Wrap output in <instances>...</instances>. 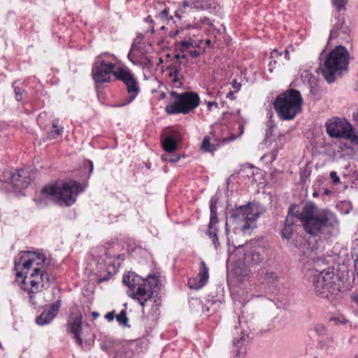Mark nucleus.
I'll use <instances>...</instances> for the list:
<instances>
[{
	"instance_id": "nucleus-46",
	"label": "nucleus",
	"mask_w": 358,
	"mask_h": 358,
	"mask_svg": "<svg viewBox=\"0 0 358 358\" xmlns=\"http://www.w3.org/2000/svg\"><path fill=\"white\" fill-rule=\"evenodd\" d=\"M127 57H128L129 59L132 63H134V64H136V62L135 60H134V59L131 58V53H130V52L128 54V56H127Z\"/></svg>"
},
{
	"instance_id": "nucleus-18",
	"label": "nucleus",
	"mask_w": 358,
	"mask_h": 358,
	"mask_svg": "<svg viewBox=\"0 0 358 358\" xmlns=\"http://www.w3.org/2000/svg\"><path fill=\"white\" fill-rule=\"evenodd\" d=\"M11 182L18 189H24L28 187L31 182V178L27 170L20 169L13 173H9Z\"/></svg>"
},
{
	"instance_id": "nucleus-52",
	"label": "nucleus",
	"mask_w": 358,
	"mask_h": 358,
	"mask_svg": "<svg viewBox=\"0 0 358 358\" xmlns=\"http://www.w3.org/2000/svg\"><path fill=\"white\" fill-rule=\"evenodd\" d=\"M355 299L358 303V294L355 295Z\"/></svg>"
},
{
	"instance_id": "nucleus-24",
	"label": "nucleus",
	"mask_w": 358,
	"mask_h": 358,
	"mask_svg": "<svg viewBox=\"0 0 358 358\" xmlns=\"http://www.w3.org/2000/svg\"><path fill=\"white\" fill-rule=\"evenodd\" d=\"M279 281L278 275L273 271H267L264 277L263 283L271 287H275Z\"/></svg>"
},
{
	"instance_id": "nucleus-31",
	"label": "nucleus",
	"mask_w": 358,
	"mask_h": 358,
	"mask_svg": "<svg viewBox=\"0 0 358 358\" xmlns=\"http://www.w3.org/2000/svg\"><path fill=\"white\" fill-rule=\"evenodd\" d=\"M115 317L120 324L125 327L128 325V317L125 310H122Z\"/></svg>"
},
{
	"instance_id": "nucleus-34",
	"label": "nucleus",
	"mask_w": 358,
	"mask_h": 358,
	"mask_svg": "<svg viewBox=\"0 0 358 358\" xmlns=\"http://www.w3.org/2000/svg\"><path fill=\"white\" fill-rule=\"evenodd\" d=\"M332 2L339 11L345 8V6L347 3L348 0H332Z\"/></svg>"
},
{
	"instance_id": "nucleus-5",
	"label": "nucleus",
	"mask_w": 358,
	"mask_h": 358,
	"mask_svg": "<svg viewBox=\"0 0 358 358\" xmlns=\"http://www.w3.org/2000/svg\"><path fill=\"white\" fill-rule=\"evenodd\" d=\"M349 54L343 46H337L326 57L322 74L329 83L335 81L336 76L346 71L348 66Z\"/></svg>"
},
{
	"instance_id": "nucleus-2",
	"label": "nucleus",
	"mask_w": 358,
	"mask_h": 358,
	"mask_svg": "<svg viewBox=\"0 0 358 358\" xmlns=\"http://www.w3.org/2000/svg\"><path fill=\"white\" fill-rule=\"evenodd\" d=\"M83 192L80 183L74 180L49 185L41 191V197L34 200L38 206L46 203L50 200L62 206H70L75 203L78 195Z\"/></svg>"
},
{
	"instance_id": "nucleus-19",
	"label": "nucleus",
	"mask_w": 358,
	"mask_h": 358,
	"mask_svg": "<svg viewBox=\"0 0 358 358\" xmlns=\"http://www.w3.org/2000/svg\"><path fill=\"white\" fill-rule=\"evenodd\" d=\"M197 278H192L188 280L190 289H199L202 288L208 280V269L203 262H201L200 271Z\"/></svg>"
},
{
	"instance_id": "nucleus-39",
	"label": "nucleus",
	"mask_w": 358,
	"mask_h": 358,
	"mask_svg": "<svg viewBox=\"0 0 358 358\" xmlns=\"http://www.w3.org/2000/svg\"><path fill=\"white\" fill-rule=\"evenodd\" d=\"M336 323H340V324H345L347 322V320L345 318H344L343 317H334L333 319Z\"/></svg>"
},
{
	"instance_id": "nucleus-53",
	"label": "nucleus",
	"mask_w": 358,
	"mask_h": 358,
	"mask_svg": "<svg viewBox=\"0 0 358 358\" xmlns=\"http://www.w3.org/2000/svg\"><path fill=\"white\" fill-rule=\"evenodd\" d=\"M147 61H148V63L149 64H151V61H150L149 59H147Z\"/></svg>"
},
{
	"instance_id": "nucleus-23",
	"label": "nucleus",
	"mask_w": 358,
	"mask_h": 358,
	"mask_svg": "<svg viewBox=\"0 0 358 358\" xmlns=\"http://www.w3.org/2000/svg\"><path fill=\"white\" fill-rule=\"evenodd\" d=\"M179 138V134L173 133L172 136H166L162 140V145L167 152H173L177 148L176 139Z\"/></svg>"
},
{
	"instance_id": "nucleus-45",
	"label": "nucleus",
	"mask_w": 358,
	"mask_h": 358,
	"mask_svg": "<svg viewBox=\"0 0 358 358\" xmlns=\"http://www.w3.org/2000/svg\"><path fill=\"white\" fill-rule=\"evenodd\" d=\"M229 229L228 228V223L227 222L225 223V232H226V235L227 236H229Z\"/></svg>"
},
{
	"instance_id": "nucleus-54",
	"label": "nucleus",
	"mask_w": 358,
	"mask_h": 358,
	"mask_svg": "<svg viewBox=\"0 0 358 358\" xmlns=\"http://www.w3.org/2000/svg\"><path fill=\"white\" fill-rule=\"evenodd\" d=\"M206 42L207 44L210 43V41L209 40H207Z\"/></svg>"
},
{
	"instance_id": "nucleus-28",
	"label": "nucleus",
	"mask_w": 358,
	"mask_h": 358,
	"mask_svg": "<svg viewBox=\"0 0 358 358\" xmlns=\"http://www.w3.org/2000/svg\"><path fill=\"white\" fill-rule=\"evenodd\" d=\"M343 22H338V23L335 24L334 25L333 29L331 31L329 39H332L338 36L339 31H343V33H345V30H343Z\"/></svg>"
},
{
	"instance_id": "nucleus-50",
	"label": "nucleus",
	"mask_w": 358,
	"mask_h": 358,
	"mask_svg": "<svg viewBox=\"0 0 358 358\" xmlns=\"http://www.w3.org/2000/svg\"><path fill=\"white\" fill-rule=\"evenodd\" d=\"M92 315H93L94 318L96 319L99 316V313L96 312H93Z\"/></svg>"
},
{
	"instance_id": "nucleus-42",
	"label": "nucleus",
	"mask_w": 358,
	"mask_h": 358,
	"mask_svg": "<svg viewBox=\"0 0 358 358\" xmlns=\"http://www.w3.org/2000/svg\"><path fill=\"white\" fill-rule=\"evenodd\" d=\"M191 28L196 29H199L200 28V24H199L198 23H196L194 25H190L189 24V25L187 26V29H189Z\"/></svg>"
},
{
	"instance_id": "nucleus-17",
	"label": "nucleus",
	"mask_w": 358,
	"mask_h": 358,
	"mask_svg": "<svg viewBox=\"0 0 358 358\" xmlns=\"http://www.w3.org/2000/svg\"><path fill=\"white\" fill-rule=\"evenodd\" d=\"M60 306L61 301L57 300L50 306L49 309L44 310L38 317H37L36 320V323L40 326L49 324L57 315Z\"/></svg>"
},
{
	"instance_id": "nucleus-1",
	"label": "nucleus",
	"mask_w": 358,
	"mask_h": 358,
	"mask_svg": "<svg viewBox=\"0 0 358 358\" xmlns=\"http://www.w3.org/2000/svg\"><path fill=\"white\" fill-rule=\"evenodd\" d=\"M296 206L289 208L287 218L300 220L306 232L313 236H323L327 238L339 232V221L336 215L325 208H318L313 203H306L299 215L294 213Z\"/></svg>"
},
{
	"instance_id": "nucleus-37",
	"label": "nucleus",
	"mask_w": 358,
	"mask_h": 358,
	"mask_svg": "<svg viewBox=\"0 0 358 358\" xmlns=\"http://www.w3.org/2000/svg\"><path fill=\"white\" fill-rule=\"evenodd\" d=\"M208 110L210 111L213 107L218 108V103L215 101H209L207 103Z\"/></svg>"
},
{
	"instance_id": "nucleus-26",
	"label": "nucleus",
	"mask_w": 358,
	"mask_h": 358,
	"mask_svg": "<svg viewBox=\"0 0 358 358\" xmlns=\"http://www.w3.org/2000/svg\"><path fill=\"white\" fill-rule=\"evenodd\" d=\"M294 220H290V218H287L285 222V227L282 230V236L286 239H289L294 231Z\"/></svg>"
},
{
	"instance_id": "nucleus-13",
	"label": "nucleus",
	"mask_w": 358,
	"mask_h": 358,
	"mask_svg": "<svg viewBox=\"0 0 358 358\" xmlns=\"http://www.w3.org/2000/svg\"><path fill=\"white\" fill-rule=\"evenodd\" d=\"M259 250L260 248L252 246L251 243L235 247L232 252L229 249L228 261H235L240 259L243 264L248 266L258 264L262 261Z\"/></svg>"
},
{
	"instance_id": "nucleus-7",
	"label": "nucleus",
	"mask_w": 358,
	"mask_h": 358,
	"mask_svg": "<svg viewBox=\"0 0 358 358\" xmlns=\"http://www.w3.org/2000/svg\"><path fill=\"white\" fill-rule=\"evenodd\" d=\"M116 60V57L108 52L101 53L96 57L92 76L96 85L110 82L111 74L115 76V72L119 69L114 62Z\"/></svg>"
},
{
	"instance_id": "nucleus-15",
	"label": "nucleus",
	"mask_w": 358,
	"mask_h": 358,
	"mask_svg": "<svg viewBox=\"0 0 358 358\" xmlns=\"http://www.w3.org/2000/svg\"><path fill=\"white\" fill-rule=\"evenodd\" d=\"M218 199L215 196H213L210 200V222L208 226V230L206 235L209 238L212 240V242L215 249H217L220 246V243L217 238L218 229L217 224L219 222L217 214V204Z\"/></svg>"
},
{
	"instance_id": "nucleus-41",
	"label": "nucleus",
	"mask_w": 358,
	"mask_h": 358,
	"mask_svg": "<svg viewBox=\"0 0 358 358\" xmlns=\"http://www.w3.org/2000/svg\"><path fill=\"white\" fill-rule=\"evenodd\" d=\"M278 55H280L278 52L276 50H274L271 54V57L273 59L277 57Z\"/></svg>"
},
{
	"instance_id": "nucleus-10",
	"label": "nucleus",
	"mask_w": 358,
	"mask_h": 358,
	"mask_svg": "<svg viewBox=\"0 0 358 358\" xmlns=\"http://www.w3.org/2000/svg\"><path fill=\"white\" fill-rule=\"evenodd\" d=\"M26 275H24L21 280L22 289L27 292L29 294L30 302L33 305H36L34 294H36L42 289H47L50 285V277L44 269L41 267H34L31 273L29 282H26ZM17 279L19 278H17Z\"/></svg>"
},
{
	"instance_id": "nucleus-14",
	"label": "nucleus",
	"mask_w": 358,
	"mask_h": 358,
	"mask_svg": "<svg viewBox=\"0 0 358 358\" xmlns=\"http://www.w3.org/2000/svg\"><path fill=\"white\" fill-rule=\"evenodd\" d=\"M115 78L122 80L127 87L129 99L118 106H124L133 101L139 93L138 83L131 72L126 68H120L115 72Z\"/></svg>"
},
{
	"instance_id": "nucleus-43",
	"label": "nucleus",
	"mask_w": 358,
	"mask_h": 358,
	"mask_svg": "<svg viewBox=\"0 0 358 358\" xmlns=\"http://www.w3.org/2000/svg\"><path fill=\"white\" fill-rule=\"evenodd\" d=\"M175 58H176V59H180V58H182V59H186V57H185V55H179V54L176 55Z\"/></svg>"
},
{
	"instance_id": "nucleus-4",
	"label": "nucleus",
	"mask_w": 358,
	"mask_h": 358,
	"mask_svg": "<svg viewBox=\"0 0 358 358\" xmlns=\"http://www.w3.org/2000/svg\"><path fill=\"white\" fill-rule=\"evenodd\" d=\"M309 281L312 283L316 295L321 298H329L341 291L340 278L330 269L319 273L316 271H311Z\"/></svg>"
},
{
	"instance_id": "nucleus-25",
	"label": "nucleus",
	"mask_w": 358,
	"mask_h": 358,
	"mask_svg": "<svg viewBox=\"0 0 358 358\" xmlns=\"http://www.w3.org/2000/svg\"><path fill=\"white\" fill-rule=\"evenodd\" d=\"M181 62L178 64H175L173 69L171 71L169 76L172 78V81L178 85H182L181 80L183 78V73L182 69L180 68Z\"/></svg>"
},
{
	"instance_id": "nucleus-12",
	"label": "nucleus",
	"mask_w": 358,
	"mask_h": 358,
	"mask_svg": "<svg viewBox=\"0 0 358 358\" xmlns=\"http://www.w3.org/2000/svg\"><path fill=\"white\" fill-rule=\"evenodd\" d=\"M46 261L45 255L42 253L31 251L21 252L15 260L16 277L22 278L24 275L27 274L26 271L31 266L41 267V269H43Z\"/></svg>"
},
{
	"instance_id": "nucleus-44",
	"label": "nucleus",
	"mask_w": 358,
	"mask_h": 358,
	"mask_svg": "<svg viewBox=\"0 0 358 358\" xmlns=\"http://www.w3.org/2000/svg\"><path fill=\"white\" fill-rule=\"evenodd\" d=\"M284 55H285V58L287 60H289V51L287 50H285Z\"/></svg>"
},
{
	"instance_id": "nucleus-33",
	"label": "nucleus",
	"mask_w": 358,
	"mask_h": 358,
	"mask_svg": "<svg viewBox=\"0 0 358 358\" xmlns=\"http://www.w3.org/2000/svg\"><path fill=\"white\" fill-rule=\"evenodd\" d=\"M314 331L318 336H324L326 334V327L322 324H317L314 327Z\"/></svg>"
},
{
	"instance_id": "nucleus-22",
	"label": "nucleus",
	"mask_w": 358,
	"mask_h": 358,
	"mask_svg": "<svg viewBox=\"0 0 358 358\" xmlns=\"http://www.w3.org/2000/svg\"><path fill=\"white\" fill-rule=\"evenodd\" d=\"M70 331L73 334V338L76 340L77 344L80 346H83V341L80 337V333L82 332V317H76L73 322L69 323Z\"/></svg>"
},
{
	"instance_id": "nucleus-21",
	"label": "nucleus",
	"mask_w": 358,
	"mask_h": 358,
	"mask_svg": "<svg viewBox=\"0 0 358 358\" xmlns=\"http://www.w3.org/2000/svg\"><path fill=\"white\" fill-rule=\"evenodd\" d=\"M234 263V275L238 282L246 280L250 273V266L243 264L240 259L235 261H231Z\"/></svg>"
},
{
	"instance_id": "nucleus-49",
	"label": "nucleus",
	"mask_w": 358,
	"mask_h": 358,
	"mask_svg": "<svg viewBox=\"0 0 358 358\" xmlns=\"http://www.w3.org/2000/svg\"><path fill=\"white\" fill-rule=\"evenodd\" d=\"M145 22H149L150 24L152 23V20L150 18V17H148L145 19Z\"/></svg>"
},
{
	"instance_id": "nucleus-11",
	"label": "nucleus",
	"mask_w": 358,
	"mask_h": 358,
	"mask_svg": "<svg viewBox=\"0 0 358 358\" xmlns=\"http://www.w3.org/2000/svg\"><path fill=\"white\" fill-rule=\"evenodd\" d=\"M261 211L259 206L255 203H248L232 209L231 216L236 224L238 225L243 233H247L252 227V222L256 221Z\"/></svg>"
},
{
	"instance_id": "nucleus-40",
	"label": "nucleus",
	"mask_w": 358,
	"mask_h": 358,
	"mask_svg": "<svg viewBox=\"0 0 358 358\" xmlns=\"http://www.w3.org/2000/svg\"><path fill=\"white\" fill-rule=\"evenodd\" d=\"M189 52L191 56H192L193 57H197L199 55V52L197 50H190Z\"/></svg>"
},
{
	"instance_id": "nucleus-9",
	"label": "nucleus",
	"mask_w": 358,
	"mask_h": 358,
	"mask_svg": "<svg viewBox=\"0 0 358 358\" xmlns=\"http://www.w3.org/2000/svg\"><path fill=\"white\" fill-rule=\"evenodd\" d=\"M171 95L174 98V102L167 105L165 108L166 112L169 115L187 114L198 107L200 103L198 94L193 92L181 94L173 92Z\"/></svg>"
},
{
	"instance_id": "nucleus-6",
	"label": "nucleus",
	"mask_w": 358,
	"mask_h": 358,
	"mask_svg": "<svg viewBox=\"0 0 358 358\" xmlns=\"http://www.w3.org/2000/svg\"><path fill=\"white\" fill-rule=\"evenodd\" d=\"M302 98L299 91L290 90L279 95L274 107L278 115L282 120H292L300 112Z\"/></svg>"
},
{
	"instance_id": "nucleus-8",
	"label": "nucleus",
	"mask_w": 358,
	"mask_h": 358,
	"mask_svg": "<svg viewBox=\"0 0 358 358\" xmlns=\"http://www.w3.org/2000/svg\"><path fill=\"white\" fill-rule=\"evenodd\" d=\"M325 126L329 136L346 139L352 145H358V131L346 120L334 117L329 120Z\"/></svg>"
},
{
	"instance_id": "nucleus-20",
	"label": "nucleus",
	"mask_w": 358,
	"mask_h": 358,
	"mask_svg": "<svg viewBox=\"0 0 358 358\" xmlns=\"http://www.w3.org/2000/svg\"><path fill=\"white\" fill-rule=\"evenodd\" d=\"M202 40L196 34L188 33L180 42L179 49L181 52L189 51L191 48H199Z\"/></svg>"
},
{
	"instance_id": "nucleus-16",
	"label": "nucleus",
	"mask_w": 358,
	"mask_h": 358,
	"mask_svg": "<svg viewBox=\"0 0 358 358\" xmlns=\"http://www.w3.org/2000/svg\"><path fill=\"white\" fill-rule=\"evenodd\" d=\"M210 8V4L208 0H191L190 1L185 0L182 1L181 7L176 11V16L181 19L184 17L183 14L189 13L193 9L208 10Z\"/></svg>"
},
{
	"instance_id": "nucleus-3",
	"label": "nucleus",
	"mask_w": 358,
	"mask_h": 358,
	"mask_svg": "<svg viewBox=\"0 0 358 358\" xmlns=\"http://www.w3.org/2000/svg\"><path fill=\"white\" fill-rule=\"evenodd\" d=\"M122 282L129 289V296L138 301L143 307L145 302L152 298L159 280L155 275H149L146 278H141L135 273L129 272L123 276Z\"/></svg>"
},
{
	"instance_id": "nucleus-29",
	"label": "nucleus",
	"mask_w": 358,
	"mask_h": 358,
	"mask_svg": "<svg viewBox=\"0 0 358 358\" xmlns=\"http://www.w3.org/2000/svg\"><path fill=\"white\" fill-rule=\"evenodd\" d=\"M235 330L236 331V334H241V336L238 339H236L234 341V344L235 345H241L242 343L245 341L247 338H248V333L247 331L240 330L238 327H236Z\"/></svg>"
},
{
	"instance_id": "nucleus-36",
	"label": "nucleus",
	"mask_w": 358,
	"mask_h": 358,
	"mask_svg": "<svg viewBox=\"0 0 358 358\" xmlns=\"http://www.w3.org/2000/svg\"><path fill=\"white\" fill-rule=\"evenodd\" d=\"M330 177L332 179V181L334 183H338L340 182V178L339 177L337 176L336 173L334 172V171H331L330 173Z\"/></svg>"
},
{
	"instance_id": "nucleus-30",
	"label": "nucleus",
	"mask_w": 358,
	"mask_h": 358,
	"mask_svg": "<svg viewBox=\"0 0 358 358\" xmlns=\"http://www.w3.org/2000/svg\"><path fill=\"white\" fill-rule=\"evenodd\" d=\"M201 148L205 152H213L215 149V146L210 143V138L208 136L204 137Z\"/></svg>"
},
{
	"instance_id": "nucleus-38",
	"label": "nucleus",
	"mask_w": 358,
	"mask_h": 358,
	"mask_svg": "<svg viewBox=\"0 0 358 358\" xmlns=\"http://www.w3.org/2000/svg\"><path fill=\"white\" fill-rule=\"evenodd\" d=\"M105 318L109 322L113 321L115 318V313L113 311L108 313L105 315Z\"/></svg>"
},
{
	"instance_id": "nucleus-51",
	"label": "nucleus",
	"mask_w": 358,
	"mask_h": 358,
	"mask_svg": "<svg viewBox=\"0 0 358 358\" xmlns=\"http://www.w3.org/2000/svg\"><path fill=\"white\" fill-rule=\"evenodd\" d=\"M90 172L92 171V169H93V164H92V162H90Z\"/></svg>"
},
{
	"instance_id": "nucleus-27",
	"label": "nucleus",
	"mask_w": 358,
	"mask_h": 358,
	"mask_svg": "<svg viewBox=\"0 0 358 358\" xmlns=\"http://www.w3.org/2000/svg\"><path fill=\"white\" fill-rule=\"evenodd\" d=\"M58 120H55L52 122V129L53 130L50 131L48 133V138L50 139H55L57 136H61L63 132V127H59L58 125Z\"/></svg>"
},
{
	"instance_id": "nucleus-35",
	"label": "nucleus",
	"mask_w": 358,
	"mask_h": 358,
	"mask_svg": "<svg viewBox=\"0 0 358 358\" xmlns=\"http://www.w3.org/2000/svg\"><path fill=\"white\" fill-rule=\"evenodd\" d=\"M15 83L13 84V87H14V92L15 94V99L17 101H20L22 98V94L24 92V90H22L20 88L15 86Z\"/></svg>"
},
{
	"instance_id": "nucleus-47",
	"label": "nucleus",
	"mask_w": 358,
	"mask_h": 358,
	"mask_svg": "<svg viewBox=\"0 0 358 358\" xmlns=\"http://www.w3.org/2000/svg\"><path fill=\"white\" fill-rule=\"evenodd\" d=\"M167 14H168V11H167V10H166V9H164V10L162 12V13H161V15H162V16H164V17H166V16H167Z\"/></svg>"
},
{
	"instance_id": "nucleus-32",
	"label": "nucleus",
	"mask_w": 358,
	"mask_h": 358,
	"mask_svg": "<svg viewBox=\"0 0 358 358\" xmlns=\"http://www.w3.org/2000/svg\"><path fill=\"white\" fill-rule=\"evenodd\" d=\"M162 159L164 161L169 162H176L180 159V157L178 155H173L172 152H167L162 155Z\"/></svg>"
},
{
	"instance_id": "nucleus-48",
	"label": "nucleus",
	"mask_w": 358,
	"mask_h": 358,
	"mask_svg": "<svg viewBox=\"0 0 358 358\" xmlns=\"http://www.w3.org/2000/svg\"><path fill=\"white\" fill-rule=\"evenodd\" d=\"M209 22L208 21V18H203V20H201V23L202 24H208Z\"/></svg>"
}]
</instances>
